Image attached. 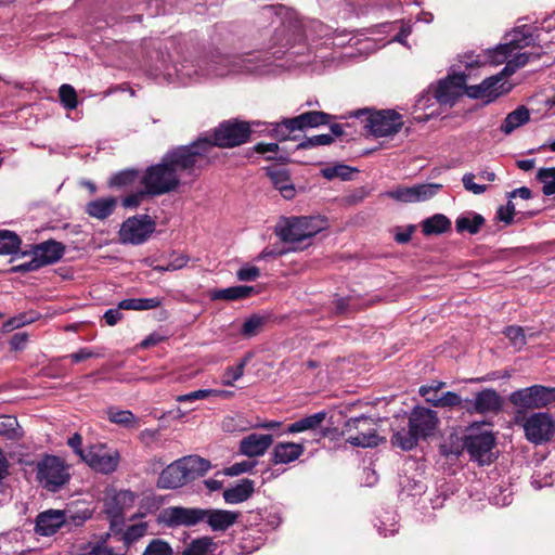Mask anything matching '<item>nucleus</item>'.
Returning a JSON list of instances; mask_svg holds the SVG:
<instances>
[{"mask_svg": "<svg viewBox=\"0 0 555 555\" xmlns=\"http://www.w3.org/2000/svg\"><path fill=\"white\" fill-rule=\"evenodd\" d=\"M206 144L180 145L168 151L160 163L149 166L141 177V184L150 196H160L180 186V172L198 176L209 167Z\"/></svg>", "mask_w": 555, "mask_h": 555, "instance_id": "obj_1", "label": "nucleus"}, {"mask_svg": "<svg viewBox=\"0 0 555 555\" xmlns=\"http://www.w3.org/2000/svg\"><path fill=\"white\" fill-rule=\"evenodd\" d=\"M251 128L249 122L238 119H229L220 122L219 126L215 128L212 138L207 135L199 137L191 142L190 145H208L209 147L206 149L210 166L218 157L215 152L216 147L232 149L242 145L249 140Z\"/></svg>", "mask_w": 555, "mask_h": 555, "instance_id": "obj_2", "label": "nucleus"}, {"mask_svg": "<svg viewBox=\"0 0 555 555\" xmlns=\"http://www.w3.org/2000/svg\"><path fill=\"white\" fill-rule=\"evenodd\" d=\"M326 228V220L320 216L291 217L283 220L276 234L285 243L299 244L311 238Z\"/></svg>", "mask_w": 555, "mask_h": 555, "instance_id": "obj_3", "label": "nucleus"}, {"mask_svg": "<svg viewBox=\"0 0 555 555\" xmlns=\"http://www.w3.org/2000/svg\"><path fill=\"white\" fill-rule=\"evenodd\" d=\"M240 57L228 55H214L210 60L202 61L196 66L188 62L180 64L177 73L181 77L193 78L195 76L222 77L232 73H240L243 69Z\"/></svg>", "mask_w": 555, "mask_h": 555, "instance_id": "obj_4", "label": "nucleus"}, {"mask_svg": "<svg viewBox=\"0 0 555 555\" xmlns=\"http://www.w3.org/2000/svg\"><path fill=\"white\" fill-rule=\"evenodd\" d=\"M260 18L270 20L271 24H279L285 34L286 44L300 39L304 35L302 23L297 13L282 4L262 7L259 11Z\"/></svg>", "mask_w": 555, "mask_h": 555, "instance_id": "obj_5", "label": "nucleus"}, {"mask_svg": "<svg viewBox=\"0 0 555 555\" xmlns=\"http://www.w3.org/2000/svg\"><path fill=\"white\" fill-rule=\"evenodd\" d=\"M343 433L348 435L347 442L354 447L373 448L385 441L377 435L375 420L365 415L346 421Z\"/></svg>", "mask_w": 555, "mask_h": 555, "instance_id": "obj_6", "label": "nucleus"}, {"mask_svg": "<svg viewBox=\"0 0 555 555\" xmlns=\"http://www.w3.org/2000/svg\"><path fill=\"white\" fill-rule=\"evenodd\" d=\"M369 113L365 128L376 138L392 137L403 127V117L393 109L370 111L359 109L354 113L356 117Z\"/></svg>", "mask_w": 555, "mask_h": 555, "instance_id": "obj_7", "label": "nucleus"}, {"mask_svg": "<svg viewBox=\"0 0 555 555\" xmlns=\"http://www.w3.org/2000/svg\"><path fill=\"white\" fill-rule=\"evenodd\" d=\"M37 479L43 488L55 492L69 480L64 462L55 455H46L37 464Z\"/></svg>", "mask_w": 555, "mask_h": 555, "instance_id": "obj_8", "label": "nucleus"}, {"mask_svg": "<svg viewBox=\"0 0 555 555\" xmlns=\"http://www.w3.org/2000/svg\"><path fill=\"white\" fill-rule=\"evenodd\" d=\"M495 437L491 431L472 429L464 438L463 448L473 461L480 465L490 464L494 460L493 448Z\"/></svg>", "mask_w": 555, "mask_h": 555, "instance_id": "obj_9", "label": "nucleus"}, {"mask_svg": "<svg viewBox=\"0 0 555 555\" xmlns=\"http://www.w3.org/2000/svg\"><path fill=\"white\" fill-rule=\"evenodd\" d=\"M509 402L522 410L541 409L555 402V387L533 385L518 389L509 395Z\"/></svg>", "mask_w": 555, "mask_h": 555, "instance_id": "obj_10", "label": "nucleus"}, {"mask_svg": "<svg viewBox=\"0 0 555 555\" xmlns=\"http://www.w3.org/2000/svg\"><path fill=\"white\" fill-rule=\"evenodd\" d=\"M155 229L156 222L146 214L129 217L121 223L119 241L122 244L141 245L150 238Z\"/></svg>", "mask_w": 555, "mask_h": 555, "instance_id": "obj_11", "label": "nucleus"}, {"mask_svg": "<svg viewBox=\"0 0 555 555\" xmlns=\"http://www.w3.org/2000/svg\"><path fill=\"white\" fill-rule=\"evenodd\" d=\"M507 37L508 39L504 44H500L490 52L489 57L492 63H504L514 53V51L534 44V39L530 28L526 25L516 27Z\"/></svg>", "mask_w": 555, "mask_h": 555, "instance_id": "obj_12", "label": "nucleus"}, {"mask_svg": "<svg viewBox=\"0 0 555 555\" xmlns=\"http://www.w3.org/2000/svg\"><path fill=\"white\" fill-rule=\"evenodd\" d=\"M525 436L534 444H542L551 440L555 431L554 418L544 412L530 415L524 423Z\"/></svg>", "mask_w": 555, "mask_h": 555, "instance_id": "obj_13", "label": "nucleus"}, {"mask_svg": "<svg viewBox=\"0 0 555 555\" xmlns=\"http://www.w3.org/2000/svg\"><path fill=\"white\" fill-rule=\"evenodd\" d=\"M83 462L96 473L108 475L116 472L120 454L117 450L107 451L102 444L91 446L83 456Z\"/></svg>", "mask_w": 555, "mask_h": 555, "instance_id": "obj_14", "label": "nucleus"}, {"mask_svg": "<svg viewBox=\"0 0 555 555\" xmlns=\"http://www.w3.org/2000/svg\"><path fill=\"white\" fill-rule=\"evenodd\" d=\"M204 508L170 506L162 512V521L170 528L185 526H195L203 521Z\"/></svg>", "mask_w": 555, "mask_h": 555, "instance_id": "obj_15", "label": "nucleus"}, {"mask_svg": "<svg viewBox=\"0 0 555 555\" xmlns=\"http://www.w3.org/2000/svg\"><path fill=\"white\" fill-rule=\"evenodd\" d=\"M502 398L494 389H483L474 399H465L463 409L469 413H498L502 409Z\"/></svg>", "mask_w": 555, "mask_h": 555, "instance_id": "obj_16", "label": "nucleus"}, {"mask_svg": "<svg viewBox=\"0 0 555 555\" xmlns=\"http://www.w3.org/2000/svg\"><path fill=\"white\" fill-rule=\"evenodd\" d=\"M439 423L434 410L416 406L410 414L409 425L420 439H425L434 434Z\"/></svg>", "mask_w": 555, "mask_h": 555, "instance_id": "obj_17", "label": "nucleus"}, {"mask_svg": "<svg viewBox=\"0 0 555 555\" xmlns=\"http://www.w3.org/2000/svg\"><path fill=\"white\" fill-rule=\"evenodd\" d=\"M440 189L441 184L437 183L418 184L396 189L389 192V196L403 203L424 202L435 196Z\"/></svg>", "mask_w": 555, "mask_h": 555, "instance_id": "obj_18", "label": "nucleus"}, {"mask_svg": "<svg viewBox=\"0 0 555 555\" xmlns=\"http://www.w3.org/2000/svg\"><path fill=\"white\" fill-rule=\"evenodd\" d=\"M65 246L54 240H49L33 246L30 251H24L22 255H30L38 261L40 267H46L57 262L64 255Z\"/></svg>", "mask_w": 555, "mask_h": 555, "instance_id": "obj_19", "label": "nucleus"}, {"mask_svg": "<svg viewBox=\"0 0 555 555\" xmlns=\"http://www.w3.org/2000/svg\"><path fill=\"white\" fill-rule=\"evenodd\" d=\"M67 520L66 513L60 509H49L36 518V533L49 537L54 534Z\"/></svg>", "mask_w": 555, "mask_h": 555, "instance_id": "obj_20", "label": "nucleus"}, {"mask_svg": "<svg viewBox=\"0 0 555 555\" xmlns=\"http://www.w3.org/2000/svg\"><path fill=\"white\" fill-rule=\"evenodd\" d=\"M203 521H205L212 531H227L238 520L241 513L235 511L204 508Z\"/></svg>", "mask_w": 555, "mask_h": 555, "instance_id": "obj_21", "label": "nucleus"}, {"mask_svg": "<svg viewBox=\"0 0 555 555\" xmlns=\"http://www.w3.org/2000/svg\"><path fill=\"white\" fill-rule=\"evenodd\" d=\"M272 443V435L253 433L240 441V452L248 457H258L263 455Z\"/></svg>", "mask_w": 555, "mask_h": 555, "instance_id": "obj_22", "label": "nucleus"}, {"mask_svg": "<svg viewBox=\"0 0 555 555\" xmlns=\"http://www.w3.org/2000/svg\"><path fill=\"white\" fill-rule=\"evenodd\" d=\"M305 452V446L296 442H278L271 452L274 465L289 464L298 460Z\"/></svg>", "mask_w": 555, "mask_h": 555, "instance_id": "obj_23", "label": "nucleus"}, {"mask_svg": "<svg viewBox=\"0 0 555 555\" xmlns=\"http://www.w3.org/2000/svg\"><path fill=\"white\" fill-rule=\"evenodd\" d=\"M181 466L177 460L164 468L157 479V488L177 489L188 483Z\"/></svg>", "mask_w": 555, "mask_h": 555, "instance_id": "obj_24", "label": "nucleus"}, {"mask_svg": "<svg viewBox=\"0 0 555 555\" xmlns=\"http://www.w3.org/2000/svg\"><path fill=\"white\" fill-rule=\"evenodd\" d=\"M182 465L183 474L185 475L186 482L193 481L198 477L204 476L211 467L210 462L198 456L188 455L179 459Z\"/></svg>", "mask_w": 555, "mask_h": 555, "instance_id": "obj_25", "label": "nucleus"}, {"mask_svg": "<svg viewBox=\"0 0 555 555\" xmlns=\"http://www.w3.org/2000/svg\"><path fill=\"white\" fill-rule=\"evenodd\" d=\"M267 175L273 186L280 191L281 195L285 199H292L295 196L296 190L286 169L269 167L267 169Z\"/></svg>", "mask_w": 555, "mask_h": 555, "instance_id": "obj_26", "label": "nucleus"}, {"mask_svg": "<svg viewBox=\"0 0 555 555\" xmlns=\"http://www.w3.org/2000/svg\"><path fill=\"white\" fill-rule=\"evenodd\" d=\"M334 118L331 114L321 111H309L298 116L292 117V124L297 130L304 131L309 128H317L328 125Z\"/></svg>", "mask_w": 555, "mask_h": 555, "instance_id": "obj_27", "label": "nucleus"}, {"mask_svg": "<svg viewBox=\"0 0 555 555\" xmlns=\"http://www.w3.org/2000/svg\"><path fill=\"white\" fill-rule=\"evenodd\" d=\"M255 491V481L248 478L240 480L235 486L223 491V499L228 504H238L247 501Z\"/></svg>", "mask_w": 555, "mask_h": 555, "instance_id": "obj_28", "label": "nucleus"}, {"mask_svg": "<svg viewBox=\"0 0 555 555\" xmlns=\"http://www.w3.org/2000/svg\"><path fill=\"white\" fill-rule=\"evenodd\" d=\"M255 293L254 286L235 285L228 288L214 289L210 292L209 297L211 300L234 301L248 298Z\"/></svg>", "mask_w": 555, "mask_h": 555, "instance_id": "obj_29", "label": "nucleus"}, {"mask_svg": "<svg viewBox=\"0 0 555 555\" xmlns=\"http://www.w3.org/2000/svg\"><path fill=\"white\" fill-rule=\"evenodd\" d=\"M117 206V198L109 197H101L94 201H91L86 206V212L95 219L104 220L109 217Z\"/></svg>", "mask_w": 555, "mask_h": 555, "instance_id": "obj_30", "label": "nucleus"}, {"mask_svg": "<svg viewBox=\"0 0 555 555\" xmlns=\"http://www.w3.org/2000/svg\"><path fill=\"white\" fill-rule=\"evenodd\" d=\"M529 119V109L526 106L521 105L518 106L515 111L507 114L500 129L503 133L511 134L514 130L527 124Z\"/></svg>", "mask_w": 555, "mask_h": 555, "instance_id": "obj_31", "label": "nucleus"}, {"mask_svg": "<svg viewBox=\"0 0 555 555\" xmlns=\"http://www.w3.org/2000/svg\"><path fill=\"white\" fill-rule=\"evenodd\" d=\"M217 543L211 537H201L194 539L182 551V555H217Z\"/></svg>", "mask_w": 555, "mask_h": 555, "instance_id": "obj_32", "label": "nucleus"}, {"mask_svg": "<svg viewBox=\"0 0 555 555\" xmlns=\"http://www.w3.org/2000/svg\"><path fill=\"white\" fill-rule=\"evenodd\" d=\"M425 235H439L451 229V221L444 215L436 214L422 222Z\"/></svg>", "mask_w": 555, "mask_h": 555, "instance_id": "obj_33", "label": "nucleus"}, {"mask_svg": "<svg viewBox=\"0 0 555 555\" xmlns=\"http://www.w3.org/2000/svg\"><path fill=\"white\" fill-rule=\"evenodd\" d=\"M106 415L109 422L125 428H137L139 426L138 418L129 410H119L117 408L111 406L106 410Z\"/></svg>", "mask_w": 555, "mask_h": 555, "instance_id": "obj_34", "label": "nucleus"}, {"mask_svg": "<svg viewBox=\"0 0 555 555\" xmlns=\"http://www.w3.org/2000/svg\"><path fill=\"white\" fill-rule=\"evenodd\" d=\"M163 300L158 297L152 298H127L119 301V309L124 310H152L162 305Z\"/></svg>", "mask_w": 555, "mask_h": 555, "instance_id": "obj_35", "label": "nucleus"}, {"mask_svg": "<svg viewBox=\"0 0 555 555\" xmlns=\"http://www.w3.org/2000/svg\"><path fill=\"white\" fill-rule=\"evenodd\" d=\"M483 223L485 218L479 214L473 212L470 216H460L455 220V228L459 233L468 232L477 234Z\"/></svg>", "mask_w": 555, "mask_h": 555, "instance_id": "obj_36", "label": "nucleus"}, {"mask_svg": "<svg viewBox=\"0 0 555 555\" xmlns=\"http://www.w3.org/2000/svg\"><path fill=\"white\" fill-rule=\"evenodd\" d=\"M139 178L137 169H125L114 173L108 180V186L112 189L124 190L132 186Z\"/></svg>", "mask_w": 555, "mask_h": 555, "instance_id": "obj_37", "label": "nucleus"}, {"mask_svg": "<svg viewBox=\"0 0 555 555\" xmlns=\"http://www.w3.org/2000/svg\"><path fill=\"white\" fill-rule=\"evenodd\" d=\"M22 240L9 230H0V255H14L20 251Z\"/></svg>", "mask_w": 555, "mask_h": 555, "instance_id": "obj_38", "label": "nucleus"}, {"mask_svg": "<svg viewBox=\"0 0 555 555\" xmlns=\"http://www.w3.org/2000/svg\"><path fill=\"white\" fill-rule=\"evenodd\" d=\"M420 438L416 434L411 430L402 428L401 430L396 431L391 437V443L395 447L400 448L401 450L409 451L416 447Z\"/></svg>", "mask_w": 555, "mask_h": 555, "instance_id": "obj_39", "label": "nucleus"}, {"mask_svg": "<svg viewBox=\"0 0 555 555\" xmlns=\"http://www.w3.org/2000/svg\"><path fill=\"white\" fill-rule=\"evenodd\" d=\"M507 77L508 75L503 74L502 69L499 74L485 79V82L487 83L486 86L489 89V95L491 101L509 91L511 87H505V79Z\"/></svg>", "mask_w": 555, "mask_h": 555, "instance_id": "obj_40", "label": "nucleus"}, {"mask_svg": "<svg viewBox=\"0 0 555 555\" xmlns=\"http://www.w3.org/2000/svg\"><path fill=\"white\" fill-rule=\"evenodd\" d=\"M542 55V52H522L517 53L513 59L506 62L503 68V74L508 76L513 75L517 69L526 66L530 60H538Z\"/></svg>", "mask_w": 555, "mask_h": 555, "instance_id": "obj_41", "label": "nucleus"}, {"mask_svg": "<svg viewBox=\"0 0 555 555\" xmlns=\"http://www.w3.org/2000/svg\"><path fill=\"white\" fill-rule=\"evenodd\" d=\"M461 93L452 87L448 78L441 80L436 89L435 96L441 104H453Z\"/></svg>", "mask_w": 555, "mask_h": 555, "instance_id": "obj_42", "label": "nucleus"}, {"mask_svg": "<svg viewBox=\"0 0 555 555\" xmlns=\"http://www.w3.org/2000/svg\"><path fill=\"white\" fill-rule=\"evenodd\" d=\"M249 359L250 356L248 354L244 357L236 365L228 366L221 376V384L223 386H233L234 383L244 375V370Z\"/></svg>", "mask_w": 555, "mask_h": 555, "instance_id": "obj_43", "label": "nucleus"}, {"mask_svg": "<svg viewBox=\"0 0 555 555\" xmlns=\"http://www.w3.org/2000/svg\"><path fill=\"white\" fill-rule=\"evenodd\" d=\"M358 171L347 165L337 164L334 166H327L321 170L322 176L327 180L340 178L341 180H350L353 172Z\"/></svg>", "mask_w": 555, "mask_h": 555, "instance_id": "obj_44", "label": "nucleus"}, {"mask_svg": "<svg viewBox=\"0 0 555 555\" xmlns=\"http://www.w3.org/2000/svg\"><path fill=\"white\" fill-rule=\"evenodd\" d=\"M264 322L266 319L263 317L259 314H253L243 323L241 334L246 338L254 337L261 332Z\"/></svg>", "mask_w": 555, "mask_h": 555, "instance_id": "obj_45", "label": "nucleus"}, {"mask_svg": "<svg viewBox=\"0 0 555 555\" xmlns=\"http://www.w3.org/2000/svg\"><path fill=\"white\" fill-rule=\"evenodd\" d=\"M537 179L543 184L542 192L544 195H555V167L539 169Z\"/></svg>", "mask_w": 555, "mask_h": 555, "instance_id": "obj_46", "label": "nucleus"}, {"mask_svg": "<svg viewBox=\"0 0 555 555\" xmlns=\"http://www.w3.org/2000/svg\"><path fill=\"white\" fill-rule=\"evenodd\" d=\"M147 532V524L146 522H139L131 525L127 527V529L122 533V542L125 545L130 546L134 542H137L139 539L144 537Z\"/></svg>", "mask_w": 555, "mask_h": 555, "instance_id": "obj_47", "label": "nucleus"}, {"mask_svg": "<svg viewBox=\"0 0 555 555\" xmlns=\"http://www.w3.org/2000/svg\"><path fill=\"white\" fill-rule=\"evenodd\" d=\"M428 402L438 408H453L457 405L463 408L464 405V400L453 391H447L441 397L428 399Z\"/></svg>", "mask_w": 555, "mask_h": 555, "instance_id": "obj_48", "label": "nucleus"}, {"mask_svg": "<svg viewBox=\"0 0 555 555\" xmlns=\"http://www.w3.org/2000/svg\"><path fill=\"white\" fill-rule=\"evenodd\" d=\"M294 131H297V129L292 124V118H284L282 121L273 124L271 135L279 141H285L291 138Z\"/></svg>", "mask_w": 555, "mask_h": 555, "instance_id": "obj_49", "label": "nucleus"}, {"mask_svg": "<svg viewBox=\"0 0 555 555\" xmlns=\"http://www.w3.org/2000/svg\"><path fill=\"white\" fill-rule=\"evenodd\" d=\"M61 103L66 109H75L78 105L77 93L74 87L64 83L59 89Z\"/></svg>", "mask_w": 555, "mask_h": 555, "instance_id": "obj_50", "label": "nucleus"}, {"mask_svg": "<svg viewBox=\"0 0 555 555\" xmlns=\"http://www.w3.org/2000/svg\"><path fill=\"white\" fill-rule=\"evenodd\" d=\"M172 547L168 542L162 539H153L146 546L142 555H172Z\"/></svg>", "mask_w": 555, "mask_h": 555, "instance_id": "obj_51", "label": "nucleus"}, {"mask_svg": "<svg viewBox=\"0 0 555 555\" xmlns=\"http://www.w3.org/2000/svg\"><path fill=\"white\" fill-rule=\"evenodd\" d=\"M504 334L515 348L521 349L526 345V335L521 326H507L504 330Z\"/></svg>", "mask_w": 555, "mask_h": 555, "instance_id": "obj_52", "label": "nucleus"}, {"mask_svg": "<svg viewBox=\"0 0 555 555\" xmlns=\"http://www.w3.org/2000/svg\"><path fill=\"white\" fill-rule=\"evenodd\" d=\"M221 392H219L216 389H198L195 391H191L189 393L179 395L176 398V401L182 403V402H193L195 400H203L206 398H209L211 396H219Z\"/></svg>", "mask_w": 555, "mask_h": 555, "instance_id": "obj_53", "label": "nucleus"}, {"mask_svg": "<svg viewBox=\"0 0 555 555\" xmlns=\"http://www.w3.org/2000/svg\"><path fill=\"white\" fill-rule=\"evenodd\" d=\"M334 142V138L332 134H317L309 138H306L298 145V150H306L310 147H315L320 145H328Z\"/></svg>", "mask_w": 555, "mask_h": 555, "instance_id": "obj_54", "label": "nucleus"}, {"mask_svg": "<svg viewBox=\"0 0 555 555\" xmlns=\"http://www.w3.org/2000/svg\"><path fill=\"white\" fill-rule=\"evenodd\" d=\"M18 427L17 420L13 416L1 415L0 416V435L14 438L16 429Z\"/></svg>", "mask_w": 555, "mask_h": 555, "instance_id": "obj_55", "label": "nucleus"}, {"mask_svg": "<svg viewBox=\"0 0 555 555\" xmlns=\"http://www.w3.org/2000/svg\"><path fill=\"white\" fill-rule=\"evenodd\" d=\"M146 196H150V195L147 193V189L144 188L143 190L137 191L134 193H131V194L125 196L121 201V205L125 208H130V209L137 208Z\"/></svg>", "mask_w": 555, "mask_h": 555, "instance_id": "obj_56", "label": "nucleus"}, {"mask_svg": "<svg viewBox=\"0 0 555 555\" xmlns=\"http://www.w3.org/2000/svg\"><path fill=\"white\" fill-rule=\"evenodd\" d=\"M326 418V412L321 411L308 416L302 417L306 431H312L321 427L322 423Z\"/></svg>", "mask_w": 555, "mask_h": 555, "instance_id": "obj_57", "label": "nucleus"}, {"mask_svg": "<svg viewBox=\"0 0 555 555\" xmlns=\"http://www.w3.org/2000/svg\"><path fill=\"white\" fill-rule=\"evenodd\" d=\"M485 79L479 83L475 86H467L466 87V94L472 99H486L487 102H491L490 95H489V89L486 86Z\"/></svg>", "mask_w": 555, "mask_h": 555, "instance_id": "obj_58", "label": "nucleus"}, {"mask_svg": "<svg viewBox=\"0 0 555 555\" xmlns=\"http://www.w3.org/2000/svg\"><path fill=\"white\" fill-rule=\"evenodd\" d=\"M485 79L479 83L475 86H467L466 87V94L472 99H486L487 102H491L490 95H489V89L486 86Z\"/></svg>", "mask_w": 555, "mask_h": 555, "instance_id": "obj_59", "label": "nucleus"}, {"mask_svg": "<svg viewBox=\"0 0 555 555\" xmlns=\"http://www.w3.org/2000/svg\"><path fill=\"white\" fill-rule=\"evenodd\" d=\"M475 175L472 172H467L463 176L462 182L464 189L468 192H472L475 195H480L487 191V185L478 184L474 182Z\"/></svg>", "mask_w": 555, "mask_h": 555, "instance_id": "obj_60", "label": "nucleus"}, {"mask_svg": "<svg viewBox=\"0 0 555 555\" xmlns=\"http://www.w3.org/2000/svg\"><path fill=\"white\" fill-rule=\"evenodd\" d=\"M256 463L250 461L236 462L225 469L228 476H237L243 473L250 472L255 467Z\"/></svg>", "mask_w": 555, "mask_h": 555, "instance_id": "obj_61", "label": "nucleus"}, {"mask_svg": "<svg viewBox=\"0 0 555 555\" xmlns=\"http://www.w3.org/2000/svg\"><path fill=\"white\" fill-rule=\"evenodd\" d=\"M515 215V205L511 202H507L506 206H500L496 211V217L500 221H503L506 224H511L514 220Z\"/></svg>", "mask_w": 555, "mask_h": 555, "instance_id": "obj_62", "label": "nucleus"}, {"mask_svg": "<svg viewBox=\"0 0 555 555\" xmlns=\"http://www.w3.org/2000/svg\"><path fill=\"white\" fill-rule=\"evenodd\" d=\"M260 270L257 267H243L236 272L240 281H255L259 278Z\"/></svg>", "mask_w": 555, "mask_h": 555, "instance_id": "obj_63", "label": "nucleus"}, {"mask_svg": "<svg viewBox=\"0 0 555 555\" xmlns=\"http://www.w3.org/2000/svg\"><path fill=\"white\" fill-rule=\"evenodd\" d=\"M67 444L73 449V451L83 461V456L87 453V450L81 448L82 446V437L80 434L75 433L72 437L68 438Z\"/></svg>", "mask_w": 555, "mask_h": 555, "instance_id": "obj_64", "label": "nucleus"}]
</instances>
